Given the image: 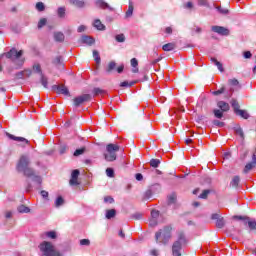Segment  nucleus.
<instances>
[{
    "mask_svg": "<svg viewBox=\"0 0 256 256\" xmlns=\"http://www.w3.org/2000/svg\"><path fill=\"white\" fill-rule=\"evenodd\" d=\"M31 159L27 155H22L17 163V171L19 173H24L25 177H34L35 170L29 167Z\"/></svg>",
    "mask_w": 256,
    "mask_h": 256,
    "instance_id": "1",
    "label": "nucleus"
},
{
    "mask_svg": "<svg viewBox=\"0 0 256 256\" xmlns=\"http://www.w3.org/2000/svg\"><path fill=\"white\" fill-rule=\"evenodd\" d=\"M172 228L170 226H165L155 233V241L159 245H167L169 239H171Z\"/></svg>",
    "mask_w": 256,
    "mask_h": 256,
    "instance_id": "2",
    "label": "nucleus"
},
{
    "mask_svg": "<svg viewBox=\"0 0 256 256\" xmlns=\"http://www.w3.org/2000/svg\"><path fill=\"white\" fill-rule=\"evenodd\" d=\"M38 247L42 256H61V252L57 251L50 241H43Z\"/></svg>",
    "mask_w": 256,
    "mask_h": 256,
    "instance_id": "3",
    "label": "nucleus"
},
{
    "mask_svg": "<svg viewBox=\"0 0 256 256\" xmlns=\"http://www.w3.org/2000/svg\"><path fill=\"white\" fill-rule=\"evenodd\" d=\"M183 245H187V237L185 236V233L180 232L177 240L174 241L172 245V255L181 256V249H183Z\"/></svg>",
    "mask_w": 256,
    "mask_h": 256,
    "instance_id": "4",
    "label": "nucleus"
},
{
    "mask_svg": "<svg viewBox=\"0 0 256 256\" xmlns=\"http://www.w3.org/2000/svg\"><path fill=\"white\" fill-rule=\"evenodd\" d=\"M228 87L229 88L226 91V99H231L233 97V93L241 89V84L239 83V80L232 78L228 80Z\"/></svg>",
    "mask_w": 256,
    "mask_h": 256,
    "instance_id": "5",
    "label": "nucleus"
},
{
    "mask_svg": "<svg viewBox=\"0 0 256 256\" xmlns=\"http://www.w3.org/2000/svg\"><path fill=\"white\" fill-rule=\"evenodd\" d=\"M2 57H6V59H10L12 63H15L18 59L23 57V50H17V48H11L8 52L2 54Z\"/></svg>",
    "mask_w": 256,
    "mask_h": 256,
    "instance_id": "6",
    "label": "nucleus"
},
{
    "mask_svg": "<svg viewBox=\"0 0 256 256\" xmlns=\"http://www.w3.org/2000/svg\"><path fill=\"white\" fill-rule=\"evenodd\" d=\"M233 219H237V221H243L244 225H248L251 231H256V221L249 220L248 216L235 215Z\"/></svg>",
    "mask_w": 256,
    "mask_h": 256,
    "instance_id": "7",
    "label": "nucleus"
},
{
    "mask_svg": "<svg viewBox=\"0 0 256 256\" xmlns=\"http://www.w3.org/2000/svg\"><path fill=\"white\" fill-rule=\"evenodd\" d=\"M91 99H93V96H91V94H83L73 99V105L74 107H81L83 103H87V101H91Z\"/></svg>",
    "mask_w": 256,
    "mask_h": 256,
    "instance_id": "8",
    "label": "nucleus"
},
{
    "mask_svg": "<svg viewBox=\"0 0 256 256\" xmlns=\"http://www.w3.org/2000/svg\"><path fill=\"white\" fill-rule=\"evenodd\" d=\"M94 5L96 9H102L103 11H115V8H113L109 3H107L105 0H95Z\"/></svg>",
    "mask_w": 256,
    "mask_h": 256,
    "instance_id": "9",
    "label": "nucleus"
},
{
    "mask_svg": "<svg viewBox=\"0 0 256 256\" xmlns=\"http://www.w3.org/2000/svg\"><path fill=\"white\" fill-rule=\"evenodd\" d=\"M211 31L213 33H217L218 35H221V37H229L231 31L229 28L223 27V26H212Z\"/></svg>",
    "mask_w": 256,
    "mask_h": 256,
    "instance_id": "10",
    "label": "nucleus"
},
{
    "mask_svg": "<svg viewBox=\"0 0 256 256\" xmlns=\"http://www.w3.org/2000/svg\"><path fill=\"white\" fill-rule=\"evenodd\" d=\"M79 175H81V171H79V169L72 171L71 178L69 180L71 187H77V185H79Z\"/></svg>",
    "mask_w": 256,
    "mask_h": 256,
    "instance_id": "11",
    "label": "nucleus"
},
{
    "mask_svg": "<svg viewBox=\"0 0 256 256\" xmlns=\"http://www.w3.org/2000/svg\"><path fill=\"white\" fill-rule=\"evenodd\" d=\"M211 219L216 221V227L218 229H223L225 227V218L221 217L219 214L214 213L211 215Z\"/></svg>",
    "mask_w": 256,
    "mask_h": 256,
    "instance_id": "12",
    "label": "nucleus"
},
{
    "mask_svg": "<svg viewBox=\"0 0 256 256\" xmlns=\"http://www.w3.org/2000/svg\"><path fill=\"white\" fill-rule=\"evenodd\" d=\"M52 89L53 91H56L58 95H70L69 88L65 86L53 85Z\"/></svg>",
    "mask_w": 256,
    "mask_h": 256,
    "instance_id": "13",
    "label": "nucleus"
},
{
    "mask_svg": "<svg viewBox=\"0 0 256 256\" xmlns=\"http://www.w3.org/2000/svg\"><path fill=\"white\" fill-rule=\"evenodd\" d=\"M80 43H83V45H88L89 47H91L92 45H95V38L89 35H82Z\"/></svg>",
    "mask_w": 256,
    "mask_h": 256,
    "instance_id": "14",
    "label": "nucleus"
},
{
    "mask_svg": "<svg viewBox=\"0 0 256 256\" xmlns=\"http://www.w3.org/2000/svg\"><path fill=\"white\" fill-rule=\"evenodd\" d=\"M6 136L12 141H18L19 143H25L26 145H29L30 143L29 140H27L25 137L15 136L13 134H10L9 132H6Z\"/></svg>",
    "mask_w": 256,
    "mask_h": 256,
    "instance_id": "15",
    "label": "nucleus"
},
{
    "mask_svg": "<svg viewBox=\"0 0 256 256\" xmlns=\"http://www.w3.org/2000/svg\"><path fill=\"white\" fill-rule=\"evenodd\" d=\"M217 107L218 109H220V111H223L224 113L229 112V110L231 109V106L229 105V103L220 100L217 102Z\"/></svg>",
    "mask_w": 256,
    "mask_h": 256,
    "instance_id": "16",
    "label": "nucleus"
},
{
    "mask_svg": "<svg viewBox=\"0 0 256 256\" xmlns=\"http://www.w3.org/2000/svg\"><path fill=\"white\" fill-rule=\"evenodd\" d=\"M117 69V63L115 61L109 62L108 66L105 68L106 75H111Z\"/></svg>",
    "mask_w": 256,
    "mask_h": 256,
    "instance_id": "17",
    "label": "nucleus"
},
{
    "mask_svg": "<svg viewBox=\"0 0 256 256\" xmlns=\"http://www.w3.org/2000/svg\"><path fill=\"white\" fill-rule=\"evenodd\" d=\"M70 3H72V5H75V7H77L78 9H85V7H87V2L83 0H70Z\"/></svg>",
    "mask_w": 256,
    "mask_h": 256,
    "instance_id": "18",
    "label": "nucleus"
},
{
    "mask_svg": "<svg viewBox=\"0 0 256 256\" xmlns=\"http://www.w3.org/2000/svg\"><path fill=\"white\" fill-rule=\"evenodd\" d=\"M117 217V210L115 208L106 210L105 218L108 220L115 219Z\"/></svg>",
    "mask_w": 256,
    "mask_h": 256,
    "instance_id": "19",
    "label": "nucleus"
},
{
    "mask_svg": "<svg viewBox=\"0 0 256 256\" xmlns=\"http://www.w3.org/2000/svg\"><path fill=\"white\" fill-rule=\"evenodd\" d=\"M230 105L233 108L235 115L241 110L240 109L241 106L239 105V102L235 98L231 99Z\"/></svg>",
    "mask_w": 256,
    "mask_h": 256,
    "instance_id": "20",
    "label": "nucleus"
},
{
    "mask_svg": "<svg viewBox=\"0 0 256 256\" xmlns=\"http://www.w3.org/2000/svg\"><path fill=\"white\" fill-rule=\"evenodd\" d=\"M211 94L214 95V97H219V95L225 94V97H227V88L222 86L220 89L212 91Z\"/></svg>",
    "mask_w": 256,
    "mask_h": 256,
    "instance_id": "21",
    "label": "nucleus"
},
{
    "mask_svg": "<svg viewBox=\"0 0 256 256\" xmlns=\"http://www.w3.org/2000/svg\"><path fill=\"white\" fill-rule=\"evenodd\" d=\"M105 161L113 162L117 160V154L115 152H108L104 154Z\"/></svg>",
    "mask_w": 256,
    "mask_h": 256,
    "instance_id": "22",
    "label": "nucleus"
},
{
    "mask_svg": "<svg viewBox=\"0 0 256 256\" xmlns=\"http://www.w3.org/2000/svg\"><path fill=\"white\" fill-rule=\"evenodd\" d=\"M93 26L98 30V31H105L106 27L105 25L101 22L100 19H95Z\"/></svg>",
    "mask_w": 256,
    "mask_h": 256,
    "instance_id": "23",
    "label": "nucleus"
},
{
    "mask_svg": "<svg viewBox=\"0 0 256 256\" xmlns=\"http://www.w3.org/2000/svg\"><path fill=\"white\" fill-rule=\"evenodd\" d=\"M134 7H133V2L130 0L129 1V6H128V10L125 13V19H129L131 17H133V11H134Z\"/></svg>",
    "mask_w": 256,
    "mask_h": 256,
    "instance_id": "24",
    "label": "nucleus"
},
{
    "mask_svg": "<svg viewBox=\"0 0 256 256\" xmlns=\"http://www.w3.org/2000/svg\"><path fill=\"white\" fill-rule=\"evenodd\" d=\"M54 40L56 41V43H63V41H65V34H63L62 32H55Z\"/></svg>",
    "mask_w": 256,
    "mask_h": 256,
    "instance_id": "25",
    "label": "nucleus"
},
{
    "mask_svg": "<svg viewBox=\"0 0 256 256\" xmlns=\"http://www.w3.org/2000/svg\"><path fill=\"white\" fill-rule=\"evenodd\" d=\"M239 183H241V177H239V175H236L232 178L230 182V187H235V189H237L239 187Z\"/></svg>",
    "mask_w": 256,
    "mask_h": 256,
    "instance_id": "26",
    "label": "nucleus"
},
{
    "mask_svg": "<svg viewBox=\"0 0 256 256\" xmlns=\"http://www.w3.org/2000/svg\"><path fill=\"white\" fill-rule=\"evenodd\" d=\"M131 66L133 67L132 72L133 73H139V68H137L139 66V61L137 60V58H132L130 60Z\"/></svg>",
    "mask_w": 256,
    "mask_h": 256,
    "instance_id": "27",
    "label": "nucleus"
},
{
    "mask_svg": "<svg viewBox=\"0 0 256 256\" xmlns=\"http://www.w3.org/2000/svg\"><path fill=\"white\" fill-rule=\"evenodd\" d=\"M106 151L108 153H115L116 151H119V145H115L113 143H110L106 146Z\"/></svg>",
    "mask_w": 256,
    "mask_h": 256,
    "instance_id": "28",
    "label": "nucleus"
},
{
    "mask_svg": "<svg viewBox=\"0 0 256 256\" xmlns=\"http://www.w3.org/2000/svg\"><path fill=\"white\" fill-rule=\"evenodd\" d=\"M52 64L55 67H63V56H57L52 60Z\"/></svg>",
    "mask_w": 256,
    "mask_h": 256,
    "instance_id": "29",
    "label": "nucleus"
},
{
    "mask_svg": "<svg viewBox=\"0 0 256 256\" xmlns=\"http://www.w3.org/2000/svg\"><path fill=\"white\" fill-rule=\"evenodd\" d=\"M17 211H18V213H21V214H23V213H31V208L21 204V205H19L17 207Z\"/></svg>",
    "mask_w": 256,
    "mask_h": 256,
    "instance_id": "30",
    "label": "nucleus"
},
{
    "mask_svg": "<svg viewBox=\"0 0 256 256\" xmlns=\"http://www.w3.org/2000/svg\"><path fill=\"white\" fill-rule=\"evenodd\" d=\"M168 205H175L177 203V194L172 193L168 196Z\"/></svg>",
    "mask_w": 256,
    "mask_h": 256,
    "instance_id": "31",
    "label": "nucleus"
},
{
    "mask_svg": "<svg viewBox=\"0 0 256 256\" xmlns=\"http://www.w3.org/2000/svg\"><path fill=\"white\" fill-rule=\"evenodd\" d=\"M197 5L199 7H206L207 9H211V4H209V0H197Z\"/></svg>",
    "mask_w": 256,
    "mask_h": 256,
    "instance_id": "32",
    "label": "nucleus"
},
{
    "mask_svg": "<svg viewBox=\"0 0 256 256\" xmlns=\"http://www.w3.org/2000/svg\"><path fill=\"white\" fill-rule=\"evenodd\" d=\"M236 115H239V117H241L242 119H249V117H251V115L249 114V112H247V110H242V109H240Z\"/></svg>",
    "mask_w": 256,
    "mask_h": 256,
    "instance_id": "33",
    "label": "nucleus"
},
{
    "mask_svg": "<svg viewBox=\"0 0 256 256\" xmlns=\"http://www.w3.org/2000/svg\"><path fill=\"white\" fill-rule=\"evenodd\" d=\"M45 237L48 239H57V232L55 230H50L44 233Z\"/></svg>",
    "mask_w": 256,
    "mask_h": 256,
    "instance_id": "34",
    "label": "nucleus"
},
{
    "mask_svg": "<svg viewBox=\"0 0 256 256\" xmlns=\"http://www.w3.org/2000/svg\"><path fill=\"white\" fill-rule=\"evenodd\" d=\"M67 9L65 8V6H61L58 7L57 9V15L60 19H63L65 17V13H66Z\"/></svg>",
    "mask_w": 256,
    "mask_h": 256,
    "instance_id": "35",
    "label": "nucleus"
},
{
    "mask_svg": "<svg viewBox=\"0 0 256 256\" xmlns=\"http://www.w3.org/2000/svg\"><path fill=\"white\" fill-rule=\"evenodd\" d=\"M234 131L236 135H239V137H241V139H245V133L243 132V128H241V126L234 127Z\"/></svg>",
    "mask_w": 256,
    "mask_h": 256,
    "instance_id": "36",
    "label": "nucleus"
},
{
    "mask_svg": "<svg viewBox=\"0 0 256 256\" xmlns=\"http://www.w3.org/2000/svg\"><path fill=\"white\" fill-rule=\"evenodd\" d=\"M54 203H55V207L57 208L62 207V205L65 204V199H63V196H58Z\"/></svg>",
    "mask_w": 256,
    "mask_h": 256,
    "instance_id": "37",
    "label": "nucleus"
},
{
    "mask_svg": "<svg viewBox=\"0 0 256 256\" xmlns=\"http://www.w3.org/2000/svg\"><path fill=\"white\" fill-rule=\"evenodd\" d=\"M225 112L224 111H222V110H220V109H214L213 110V115H214V117L216 118V119H223V114H224Z\"/></svg>",
    "mask_w": 256,
    "mask_h": 256,
    "instance_id": "38",
    "label": "nucleus"
},
{
    "mask_svg": "<svg viewBox=\"0 0 256 256\" xmlns=\"http://www.w3.org/2000/svg\"><path fill=\"white\" fill-rule=\"evenodd\" d=\"M163 51H173L175 49V43H167L162 46Z\"/></svg>",
    "mask_w": 256,
    "mask_h": 256,
    "instance_id": "39",
    "label": "nucleus"
},
{
    "mask_svg": "<svg viewBox=\"0 0 256 256\" xmlns=\"http://www.w3.org/2000/svg\"><path fill=\"white\" fill-rule=\"evenodd\" d=\"M255 165H256V163H253V160H252V162H249L245 165L243 172L245 174L249 173V171H251V169H253V167H255Z\"/></svg>",
    "mask_w": 256,
    "mask_h": 256,
    "instance_id": "40",
    "label": "nucleus"
},
{
    "mask_svg": "<svg viewBox=\"0 0 256 256\" xmlns=\"http://www.w3.org/2000/svg\"><path fill=\"white\" fill-rule=\"evenodd\" d=\"M159 165H161V160L155 159V158L150 160V167L157 169V167H159Z\"/></svg>",
    "mask_w": 256,
    "mask_h": 256,
    "instance_id": "41",
    "label": "nucleus"
},
{
    "mask_svg": "<svg viewBox=\"0 0 256 256\" xmlns=\"http://www.w3.org/2000/svg\"><path fill=\"white\" fill-rule=\"evenodd\" d=\"M215 9L220 13V15H229V9L223 8L221 6H216Z\"/></svg>",
    "mask_w": 256,
    "mask_h": 256,
    "instance_id": "42",
    "label": "nucleus"
},
{
    "mask_svg": "<svg viewBox=\"0 0 256 256\" xmlns=\"http://www.w3.org/2000/svg\"><path fill=\"white\" fill-rule=\"evenodd\" d=\"M33 71H34V73H38V75H40V77L42 75H44L43 70H41V64H34L33 65Z\"/></svg>",
    "mask_w": 256,
    "mask_h": 256,
    "instance_id": "43",
    "label": "nucleus"
},
{
    "mask_svg": "<svg viewBox=\"0 0 256 256\" xmlns=\"http://www.w3.org/2000/svg\"><path fill=\"white\" fill-rule=\"evenodd\" d=\"M40 83L45 89H47L49 82L47 80V77H45V74H42V76H40Z\"/></svg>",
    "mask_w": 256,
    "mask_h": 256,
    "instance_id": "44",
    "label": "nucleus"
},
{
    "mask_svg": "<svg viewBox=\"0 0 256 256\" xmlns=\"http://www.w3.org/2000/svg\"><path fill=\"white\" fill-rule=\"evenodd\" d=\"M93 58L96 61L97 65L101 63V56L99 55V51L93 50Z\"/></svg>",
    "mask_w": 256,
    "mask_h": 256,
    "instance_id": "45",
    "label": "nucleus"
},
{
    "mask_svg": "<svg viewBox=\"0 0 256 256\" xmlns=\"http://www.w3.org/2000/svg\"><path fill=\"white\" fill-rule=\"evenodd\" d=\"M125 34L121 33L115 36V41H117V43H125Z\"/></svg>",
    "mask_w": 256,
    "mask_h": 256,
    "instance_id": "46",
    "label": "nucleus"
},
{
    "mask_svg": "<svg viewBox=\"0 0 256 256\" xmlns=\"http://www.w3.org/2000/svg\"><path fill=\"white\" fill-rule=\"evenodd\" d=\"M210 193H211V190L209 189L203 190V192L199 195V199H207Z\"/></svg>",
    "mask_w": 256,
    "mask_h": 256,
    "instance_id": "47",
    "label": "nucleus"
},
{
    "mask_svg": "<svg viewBox=\"0 0 256 256\" xmlns=\"http://www.w3.org/2000/svg\"><path fill=\"white\" fill-rule=\"evenodd\" d=\"M32 181H34V183H37L38 185H41V183H43V178H41V176L39 175H35L32 176Z\"/></svg>",
    "mask_w": 256,
    "mask_h": 256,
    "instance_id": "48",
    "label": "nucleus"
},
{
    "mask_svg": "<svg viewBox=\"0 0 256 256\" xmlns=\"http://www.w3.org/2000/svg\"><path fill=\"white\" fill-rule=\"evenodd\" d=\"M83 153H85V147L76 149L73 155L74 157H79V155H83Z\"/></svg>",
    "mask_w": 256,
    "mask_h": 256,
    "instance_id": "49",
    "label": "nucleus"
},
{
    "mask_svg": "<svg viewBox=\"0 0 256 256\" xmlns=\"http://www.w3.org/2000/svg\"><path fill=\"white\" fill-rule=\"evenodd\" d=\"M135 85V82H129V81H123L120 83V87H133Z\"/></svg>",
    "mask_w": 256,
    "mask_h": 256,
    "instance_id": "50",
    "label": "nucleus"
},
{
    "mask_svg": "<svg viewBox=\"0 0 256 256\" xmlns=\"http://www.w3.org/2000/svg\"><path fill=\"white\" fill-rule=\"evenodd\" d=\"M106 175H107V177H110V178L115 177V170L113 168H107Z\"/></svg>",
    "mask_w": 256,
    "mask_h": 256,
    "instance_id": "51",
    "label": "nucleus"
},
{
    "mask_svg": "<svg viewBox=\"0 0 256 256\" xmlns=\"http://www.w3.org/2000/svg\"><path fill=\"white\" fill-rule=\"evenodd\" d=\"M104 203H109V205H113V203H115V199L112 196H105Z\"/></svg>",
    "mask_w": 256,
    "mask_h": 256,
    "instance_id": "52",
    "label": "nucleus"
},
{
    "mask_svg": "<svg viewBox=\"0 0 256 256\" xmlns=\"http://www.w3.org/2000/svg\"><path fill=\"white\" fill-rule=\"evenodd\" d=\"M46 25H47V19L46 18H42L38 22V29H43V27H45Z\"/></svg>",
    "mask_w": 256,
    "mask_h": 256,
    "instance_id": "53",
    "label": "nucleus"
},
{
    "mask_svg": "<svg viewBox=\"0 0 256 256\" xmlns=\"http://www.w3.org/2000/svg\"><path fill=\"white\" fill-rule=\"evenodd\" d=\"M151 197H153V191L151 189L146 190L144 193V199L148 200L151 199Z\"/></svg>",
    "mask_w": 256,
    "mask_h": 256,
    "instance_id": "54",
    "label": "nucleus"
},
{
    "mask_svg": "<svg viewBox=\"0 0 256 256\" xmlns=\"http://www.w3.org/2000/svg\"><path fill=\"white\" fill-rule=\"evenodd\" d=\"M212 125L215 127H225V122L219 121V120H213Z\"/></svg>",
    "mask_w": 256,
    "mask_h": 256,
    "instance_id": "55",
    "label": "nucleus"
},
{
    "mask_svg": "<svg viewBox=\"0 0 256 256\" xmlns=\"http://www.w3.org/2000/svg\"><path fill=\"white\" fill-rule=\"evenodd\" d=\"M103 93H105V90L101 89V88H94L93 89V95L97 96V95H103Z\"/></svg>",
    "mask_w": 256,
    "mask_h": 256,
    "instance_id": "56",
    "label": "nucleus"
},
{
    "mask_svg": "<svg viewBox=\"0 0 256 256\" xmlns=\"http://www.w3.org/2000/svg\"><path fill=\"white\" fill-rule=\"evenodd\" d=\"M159 225V221L155 218H151L149 220V227H157Z\"/></svg>",
    "mask_w": 256,
    "mask_h": 256,
    "instance_id": "57",
    "label": "nucleus"
},
{
    "mask_svg": "<svg viewBox=\"0 0 256 256\" xmlns=\"http://www.w3.org/2000/svg\"><path fill=\"white\" fill-rule=\"evenodd\" d=\"M40 195L43 199H45L46 201H49V192H47L46 190H41Z\"/></svg>",
    "mask_w": 256,
    "mask_h": 256,
    "instance_id": "58",
    "label": "nucleus"
},
{
    "mask_svg": "<svg viewBox=\"0 0 256 256\" xmlns=\"http://www.w3.org/2000/svg\"><path fill=\"white\" fill-rule=\"evenodd\" d=\"M80 245L89 247V245H91V240L90 239H81Z\"/></svg>",
    "mask_w": 256,
    "mask_h": 256,
    "instance_id": "59",
    "label": "nucleus"
},
{
    "mask_svg": "<svg viewBox=\"0 0 256 256\" xmlns=\"http://www.w3.org/2000/svg\"><path fill=\"white\" fill-rule=\"evenodd\" d=\"M36 9L37 11H43L45 9V4L43 2H37L36 3Z\"/></svg>",
    "mask_w": 256,
    "mask_h": 256,
    "instance_id": "60",
    "label": "nucleus"
},
{
    "mask_svg": "<svg viewBox=\"0 0 256 256\" xmlns=\"http://www.w3.org/2000/svg\"><path fill=\"white\" fill-rule=\"evenodd\" d=\"M151 219H159V210H152L151 211Z\"/></svg>",
    "mask_w": 256,
    "mask_h": 256,
    "instance_id": "61",
    "label": "nucleus"
},
{
    "mask_svg": "<svg viewBox=\"0 0 256 256\" xmlns=\"http://www.w3.org/2000/svg\"><path fill=\"white\" fill-rule=\"evenodd\" d=\"M243 57L244 59H251V57H253V54L251 53V51H244Z\"/></svg>",
    "mask_w": 256,
    "mask_h": 256,
    "instance_id": "62",
    "label": "nucleus"
},
{
    "mask_svg": "<svg viewBox=\"0 0 256 256\" xmlns=\"http://www.w3.org/2000/svg\"><path fill=\"white\" fill-rule=\"evenodd\" d=\"M86 30H87V26H85V25H80V26L77 28V33H85Z\"/></svg>",
    "mask_w": 256,
    "mask_h": 256,
    "instance_id": "63",
    "label": "nucleus"
},
{
    "mask_svg": "<svg viewBox=\"0 0 256 256\" xmlns=\"http://www.w3.org/2000/svg\"><path fill=\"white\" fill-rule=\"evenodd\" d=\"M16 79H23L25 77V71H20L15 74Z\"/></svg>",
    "mask_w": 256,
    "mask_h": 256,
    "instance_id": "64",
    "label": "nucleus"
}]
</instances>
